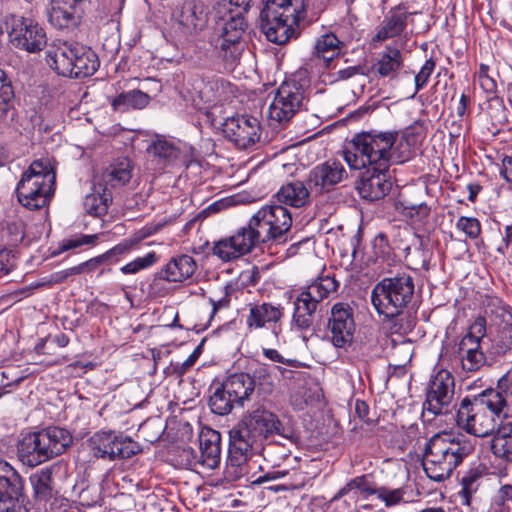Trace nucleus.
<instances>
[{
    "mask_svg": "<svg viewBox=\"0 0 512 512\" xmlns=\"http://www.w3.org/2000/svg\"><path fill=\"white\" fill-rule=\"evenodd\" d=\"M111 202V191L99 185L95 186L94 191L85 197L84 208L90 215L100 217L107 213Z\"/></svg>",
    "mask_w": 512,
    "mask_h": 512,
    "instance_id": "39",
    "label": "nucleus"
},
{
    "mask_svg": "<svg viewBox=\"0 0 512 512\" xmlns=\"http://www.w3.org/2000/svg\"><path fill=\"white\" fill-rule=\"evenodd\" d=\"M253 380L249 373H235L230 375L225 381V391L229 394L237 405L243 406L245 401H249L254 393Z\"/></svg>",
    "mask_w": 512,
    "mask_h": 512,
    "instance_id": "30",
    "label": "nucleus"
},
{
    "mask_svg": "<svg viewBox=\"0 0 512 512\" xmlns=\"http://www.w3.org/2000/svg\"><path fill=\"white\" fill-rule=\"evenodd\" d=\"M244 47V43L216 40L215 53L219 67L226 71L234 70L240 63Z\"/></svg>",
    "mask_w": 512,
    "mask_h": 512,
    "instance_id": "34",
    "label": "nucleus"
},
{
    "mask_svg": "<svg viewBox=\"0 0 512 512\" xmlns=\"http://www.w3.org/2000/svg\"><path fill=\"white\" fill-rule=\"evenodd\" d=\"M142 89L146 90L145 93L149 95V93H153L157 95L162 90V85L159 80L155 78H146L141 83Z\"/></svg>",
    "mask_w": 512,
    "mask_h": 512,
    "instance_id": "64",
    "label": "nucleus"
},
{
    "mask_svg": "<svg viewBox=\"0 0 512 512\" xmlns=\"http://www.w3.org/2000/svg\"><path fill=\"white\" fill-rule=\"evenodd\" d=\"M485 313L495 327L491 350L495 355H505L512 349V313L509 307L497 298L488 303Z\"/></svg>",
    "mask_w": 512,
    "mask_h": 512,
    "instance_id": "13",
    "label": "nucleus"
},
{
    "mask_svg": "<svg viewBox=\"0 0 512 512\" xmlns=\"http://www.w3.org/2000/svg\"><path fill=\"white\" fill-rule=\"evenodd\" d=\"M14 91L6 73L0 69V119H4L12 107Z\"/></svg>",
    "mask_w": 512,
    "mask_h": 512,
    "instance_id": "48",
    "label": "nucleus"
},
{
    "mask_svg": "<svg viewBox=\"0 0 512 512\" xmlns=\"http://www.w3.org/2000/svg\"><path fill=\"white\" fill-rule=\"evenodd\" d=\"M84 7L77 0H51L48 11L49 22L57 29L72 30L83 17Z\"/></svg>",
    "mask_w": 512,
    "mask_h": 512,
    "instance_id": "22",
    "label": "nucleus"
},
{
    "mask_svg": "<svg viewBox=\"0 0 512 512\" xmlns=\"http://www.w3.org/2000/svg\"><path fill=\"white\" fill-rule=\"evenodd\" d=\"M220 33L217 40L224 42L243 43V36L245 34L247 23L240 11H230L223 16L218 23Z\"/></svg>",
    "mask_w": 512,
    "mask_h": 512,
    "instance_id": "29",
    "label": "nucleus"
},
{
    "mask_svg": "<svg viewBox=\"0 0 512 512\" xmlns=\"http://www.w3.org/2000/svg\"><path fill=\"white\" fill-rule=\"evenodd\" d=\"M151 101V96L144 93L141 89H133L128 92L120 93L116 96L111 105L114 110L125 111L128 109H143Z\"/></svg>",
    "mask_w": 512,
    "mask_h": 512,
    "instance_id": "40",
    "label": "nucleus"
},
{
    "mask_svg": "<svg viewBox=\"0 0 512 512\" xmlns=\"http://www.w3.org/2000/svg\"><path fill=\"white\" fill-rule=\"evenodd\" d=\"M73 64V71L70 78H85L92 76L99 67V59L96 53L89 47L81 44L78 48V55Z\"/></svg>",
    "mask_w": 512,
    "mask_h": 512,
    "instance_id": "37",
    "label": "nucleus"
},
{
    "mask_svg": "<svg viewBox=\"0 0 512 512\" xmlns=\"http://www.w3.org/2000/svg\"><path fill=\"white\" fill-rule=\"evenodd\" d=\"M178 23L188 33L202 30L207 23V11L202 2L185 1L176 13Z\"/></svg>",
    "mask_w": 512,
    "mask_h": 512,
    "instance_id": "23",
    "label": "nucleus"
},
{
    "mask_svg": "<svg viewBox=\"0 0 512 512\" xmlns=\"http://www.w3.org/2000/svg\"><path fill=\"white\" fill-rule=\"evenodd\" d=\"M230 463L231 467L235 468L233 473L237 480L241 478H252L253 480H277L287 475V471H274L262 474L260 473V465L255 461H251L250 458L242 462L239 461V463L236 461H230Z\"/></svg>",
    "mask_w": 512,
    "mask_h": 512,
    "instance_id": "36",
    "label": "nucleus"
},
{
    "mask_svg": "<svg viewBox=\"0 0 512 512\" xmlns=\"http://www.w3.org/2000/svg\"><path fill=\"white\" fill-rule=\"evenodd\" d=\"M148 153L157 158L163 166H186V159L181 150L173 142L164 138L156 139L148 147Z\"/></svg>",
    "mask_w": 512,
    "mask_h": 512,
    "instance_id": "31",
    "label": "nucleus"
},
{
    "mask_svg": "<svg viewBox=\"0 0 512 512\" xmlns=\"http://www.w3.org/2000/svg\"><path fill=\"white\" fill-rule=\"evenodd\" d=\"M276 197L282 204L300 208L309 203L310 192L304 182L297 180L282 185Z\"/></svg>",
    "mask_w": 512,
    "mask_h": 512,
    "instance_id": "33",
    "label": "nucleus"
},
{
    "mask_svg": "<svg viewBox=\"0 0 512 512\" xmlns=\"http://www.w3.org/2000/svg\"><path fill=\"white\" fill-rule=\"evenodd\" d=\"M472 451L473 446L466 441L449 434H436L426 446L422 470L429 480H447Z\"/></svg>",
    "mask_w": 512,
    "mask_h": 512,
    "instance_id": "5",
    "label": "nucleus"
},
{
    "mask_svg": "<svg viewBox=\"0 0 512 512\" xmlns=\"http://www.w3.org/2000/svg\"><path fill=\"white\" fill-rule=\"evenodd\" d=\"M331 341L335 347L343 348L353 341L355 332L354 310L348 303H336L329 319Z\"/></svg>",
    "mask_w": 512,
    "mask_h": 512,
    "instance_id": "17",
    "label": "nucleus"
},
{
    "mask_svg": "<svg viewBox=\"0 0 512 512\" xmlns=\"http://www.w3.org/2000/svg\"><path fill=\"white\" fill-rule=\"evenodd\" d=\"M508 400L499 391L485 390L473 399L464 398L457 411V424L476 437L498 435L508 418H511Z\"/></svg>",
    "mask_w": 512,
    "mask_h": 512,
    "instance_id": "3",
    "label": "nucleus"
},
{
    "mask_svg": "<svg viewBox=\"0 0 512 512\" xmlns=\"http://www.w3.org/2000/svg\"><path fill=\"white\" fill-rule=\"evenodd\" d=\"M209 302L212 306L211 318H213L218 311H220L222 309H227L229 307L230 297L226 293L223 297H221L219 299L210 298Z\"/></svg>",
    "mask_w": 512,
    "mask_h": 512,
    "instance_id": "62",
    "label": "nucleus"
},
{
    "mask_svg": "<svg viewBox=\"0 0 512 512\" xmlns=\"http://www.w3.org/2000/svg\"><path fill=\"white\" fill-rule=\"evenodd\" d=\"M162 224H149L137 232H135L130 238L123 240L113 248L102 254L105 260H109L113 257H119L129 253L134 247H136L142 240L152 236L162 228Z\"/></svg>",
    "mask_w": 512,
    "mask_h": 512,
    "instance_id": "35",
    "label": "nucleus"
},
{
    "mask_svg": "<svg viewBox=\"0 0 512 512\" xmlns=\"http://www.w3.org/2000/svg\"><path fill=\"white\" fill-rule=\"evenodd\" d=\"M264 444L273 435H283V424L273 412L258 407L245 413L241 419Z\"/></svg>",
    "mask_w": 512,
    "mask_h": 512,
    "instance_id": "20",
    "label": "nucleus"
},
{
    "mask_svg": "<svg viewBox=\"0 0 512 512\" xmlns=\"http://www.w3.org/2000/svg\"><path fill=\"white\" fill-rule=\"evenodd\" d=\"M223 133L239 149H247L260 138V122L248 115L230 117L223 123Z\"/></svg>",
    "mask_w": 512,
    "mask_h": 512,
    "instance_id": "15",
    "label": "nucleus"
},
{
    "mask_svg": "<svg viewBox=\"0 0 512 512\" xmlns=\"http://www.w3.org/2000/svg\"><path fill=\"white\" fill-rule=\"evenodd\" d=\"M489 67L485 64H480L478 71V82L481 88L487 93H493L496 91L495 80L488 75Z\"/></svg>",
    "mask_w": 512,
    "mask_h": 512,
    "instance_id": "55",
    "label": "nucleus"
},
{
    "mask_svg": "<svg viewBox=\"0 0 512 512\" xmlns=\"http://www.w3.org/2000/svg\"><path fill=\"white\" fill-rule=\"evenodd\" d=\"M35 497L39 501H46L52 497L53 488L50 482H32Z\"/></svg>",
    "mask_w": 512,
    "mask_h": 512,
    "instance_id": "57",
    "label": "nucleus"
},
{
    "mask_svg": "<svg viewBox=\"0 0 512 512\" xmlns=\"http://www.w3.org/2000/svg\"><path fill=\"white\" fill-rule=\"evenodd\" d=\"M414 280L403 273L383 278L372 289L371 303L377 313L389 322L394 334H408L415 327V317L407 310L414 295Z\"/></svg>",
    "mask_w": 512,
    "mask_h": 512,
    "instance_id": "2",
    "label": "nucleus"
},
{
    "mask_svg": "<svg viewBox=\"0 0 512 512\" xmlns=\"http://www.w3.org/2000/svg\"><path fill=\"white\" fill-rule=\"evenodd\" d=\"M103 180L111 187H120L132 177V165L128 158L117 159L103 173Z\"/></svg>",
    "mask_w": 512,
    "mask_h": 512,
    "instance_id": "38",
    "label": "nucleus"
},
{
    "mask_svg": "<svg viewBox=\"0 0 512 512\" xmlns=\"http://www.w3.org/2000/svg\"><path fill=\"white\" fill-rule=\"evenodd\" d=\"M392 187L388 176V170L380 167H368L357 182V190L360 196L369 201H376L384 198Z\"/></svg>",
    "mask_w": 512,
    "mask_h": 512,
    "instance_id": "19",
    "label": "nucleus"
},
{
    "mask_svg": "<svg viewBox=\"0 0 512 512\" xmlns=\"http://www.w3.org/2000/svg\"><path fill=\"white\" fill-rule=\"evenodd\" d=\"M486 476H496L498 478L507 477V469L503 466V462L499 461L497 466L488 467L484 463H479L470 470V474L467 477H463L461 480H478Z\"/></svg>",
    "mask_w": 512,
    "mask_h": 512,
    "instance_id": "47",
    "label": "nucleus"
},
{
    "mask_svg": "<svg viewBox=\"0 0 512 512\" xmlns=\"http://www.w3.org/2000/svg\"><path fill=\"white\" fill-rule=\"evenodd\" d=\"M491 449L494 455L501 458L512 456V415L504 421L499 434L492 438Z\"/></svg>",
    "mask_w": 512,
    "mask_h": 512,
    "instance_id": "42",
    "label": "nucleus"
},
{
    "mask_svg": "<svg viewBox=\"0 0 512 512\" xmlns=\"http://www.w3.org/2000/svg\"><path fill=\"white\" fill-rule=\"evenodd\" d=\"M88 446L97 458L108 460L130 458L140 451L137 442L114 431H98L88 439Z\"/></svg>",
    "mask_w": 512,
    "mask_h": 512,
    "instance_id": "12",
    "label": "nucleus"
},
{
    "mask_svg": "<svg viewBox=\"0 0 512 512\" xmlns=\"http://www.w3.org/2000/svg\"><path fill=\"white\" fill-rule=\"evenodd\" d=\"M381 472L386 478L401 479L410 477L406 464L397 459L384 461Z\"/></svg>",
    "mask_w": 512,
    "mask_h": 512,
    "instance_id": "50",
    "label": "nucleus"
},
{
    "mask_svg": "<svg viewBox=\"0 0 512 512\" xmlns=\"http://www.w3.org/2000/svg\"><path fill=\"white\" fill-rule=\"evenodd\" d=\"M408 17L409 13L405 9L401 7L392 8L379 25L373 40L385 41L400 36L406 29Z\"/></svg>",
    "mask_w": 512,
    "mask_h": 512,
    "instance_id": "24",
    "label": "nucleus"
},
{
    "mask_svg": "<svg viewBox=\"0 0 512 512\" xmlns=\"http://www.w3.org/2000/svg\"><path fill=\"white\" fill-rule=\"evenodd\" d=\"M263 448V443L247 426V423L240 420L236 426L229 431V458L237 463L251 458Z\"/></svg>",
    "mask_w": 512,
    "mask_h": 512,
    "instance_id": "16",
    "label": "nucleus"
},
{
    "mask_svg": "<svg viewBox=\"0 0 512 512\" xmlns=\"http://www.w3.org/2000/svg\"><path fill=\"white\" fill-rule=\"evenodd\" d=\"M339 287V282L333 276H321L314 280L308 285L304 291L307 292L310 297L317 300L320 303L328 298L332 293H335Z\"/></svg>",
    "mask_w": 512,
    "mask_h": 512,
    "instance_id": "43",
    "label": "nucleus"
},
{
    "mask_svg": "<svg viewBox=\"0 0 512 512\" xmlns=\"http://www.w3.org/2000/svg\"><path fill=\"white\" fill-rule=\"evenodd\" d=\"M306 16L304 0H266L261 11V29L268 41L286 44L296 37L295 27Z\"/></svg>",
    "mask_w": 512,
    "mask_h": 512,
    "instance_id": "6",
    "label": "nucleus"
},
{
    "mask_svg": "<svg viewBox=\"0 0 512 512\" xmlns=\"http://www.w3.org/2000/svg\"><path fill=\"white\" fill-rule=\"evenodd\" d=\"M306 100L303 86L296 81H285L277 89L267 111L271 123L284 125L304 108Z\"/></svg>",
    "mask_w": 512,
    "mask_h": 512,
    "instance_id": "9",
    "label": "nucleus"
},
{
    "mask_svg": "<svg viewBox=\"0 0 512 512\" xmlns=\"http://www.w3.org/2000/svg\"><path fill=\"white\" fill-rule=\"evenodd\" d=\"M157 261L155 252H149L144 257H138L120 268L123 274H136L152 266Z\"/></svg>",
    "mask_w": 512,
    "mask_h": 512,
    "instance_id": "49",
    "label": "nucleus"
},
{
    "mask_svg": "<svg viewBox=\"0 0 512 512\" xmlns=\"http://www.w3.org/2000/svg\"><path fill=\"white\" fill-rule=\"evenodd\" d=\"M282 316L283 308L280 305L271 303L250 304L246 324L250 329H259L267 324L277 323Z\"/></svg>",
    "mask_w": 512,
    "mask_h": 512,
    "instance_id": "26",
    "label": "nucleus"
},
{
    "mask_svg": "<svg viewBox=\"0 0 512 512\" xmlns=\"http://www.w3.org/2000/svg\"><path fill=\"white\" fill-rule=\"evenodd\" d=\"M56 173L47 158L34 160L23 172L16 186L19 203L28 210H39L51 201L55 192Z\"/></svg>",
    "mask_w": 512,
    "mask_h": 512,
    "instance_id": "7",
    "label": "nucleus"
},
{
    "mask_svg": "<svg viewBox=\"0 0 512 512\" xmlns=\"http://www.w3.org/2000/svg\"><path fill=\"white\" fill-rule=\"evenodd\" d=\"M197 265L192 256L183 254L172 258L159 272L160 278L169 282H182L194 274Z\"/></svg>",
    "mask_w": 512,
    "mask_h": 512,
    "instance_id": "25",
    "label": "nucleus"
},
{
    "mask_svg": "<svg viewBox=\"0 0 512 512\" xmlns=\"http://www.w3.org/2000/svg\"><path fill=\"white\" fill-rule=\"evenodd\" d=\"M397 136V132L358 134L344 149V160L354 170L367 166L388 170L391 164L404 163L409 160L410 152L400 151L403 143L395 146Z\"/></svg>",
    "mask_w": 512,
    "mask_h": 512,
    "instance_id": "4",
    "label": "nucleus"
},
{
    "mask_svg": "<svg viewBox=\"0 0 512 512\" xmlns=\"http://www.w3.org/2000/svg\"><path fill=\"white\" fill-rule=\"evenodd\" d=\"M485 326V319L477 318L458 343L457 355L464 371L475 372L485 364L486 357L481 348V339L486 331Z\"/></svg>",
    "mask_w": 512,
    "mask_h": 512,
    "instance_id": "14",
    "label": "nucleus"
},
{
    "mask_svg": "<svg viewBox=\"0 0 512 512\" xmlns=\"http://www.w3.org/2000/svg\"><path fill=\"white\" fill-rule=\"evenodd\" d=\"M97 240H98L97 234H93V235L80 234V235H76V236H73L68 239H64L61 244V249L63 251H66V250L75 249V248H78V247H81L84 245L93 246L96 244Z\"/></svg>",
    "mask_w": 512,
    "mask_h": 512,
    "instance_id": "52",
    "label": "nucleus"
},
{
    "mask_svg": "<svg viewBox=\"0 0 512 512\" xmlns=\"http://www.w3.org/2000/svg\"><path fill=\"white\" fill-rule=\"evenodd\" d=\"M456 228L470 239H476L481 234V224L475 217L461 216L456 222Z\"/></svg>",
    "mask_w": 512,
    "mask_h": 512,
    "instance_id": "51",
    "label": "nucleus"
},
{
    "mask_svg": "<svg viewBox=\"0 0 512 512\" xmlns=\"http://www.w3.org/2000/svg\"><path fill=\"white\" fill-rule=\"evenodd\" d=\"M2 231L7 236V242L13 246L20 243L24 238V225L22 222H8Z\"/></svg>",
    "mask_w": 512,
    "mask_h": 512,
    "instance_id": "54",
    "label": "nucleus"
},
{
    "mask_svg": "<svg viewBox=\"0 0 512 512\" xmlns=\"http://www.w3.org/2000/svg\"><path fill=\"white\" fill-rule=\"evenodd\" d=\"M253 380V390L259 395H270L274 390V381L272 374L268 367L260 366L253 371L251 375Z\"/></svg>",
    "mask_w": 512,
    "mask_h": 512,
    "instance_id": "45",
    "label": "nucleus"
},
{
    "mask_svg": "<svg viewBox=\"0 0 512 512\" xmlns=\"http://www.w3.org/2000/svg\"><path fill=\"white\" fill-rule=\"evenodd\" d=\"M19 475L7 461L0 459V480H15Z\"/></svg>",
    "mask_w": 512,
    "mask_h": 512,
    "instance_id": "61",
    "label": "nucleus"
},
{
    "mask_svg": "<svg viewBox=\"0 0 512 512\" xmlns=\"http://www.w3.org/2000/svg\"><path fill=\"white\" fill-rule=\"evenodd\" d=\"M79 47H81V44L78 42H53L46 51V61L58 75H71Z\"/></svg>",
    "mask_w": 512,
    "mask_h": 512,
    "instance_id": "21",
    "label": "nucleus"
},
{
    "mask_svg": "<svg viewBox=\"0 0 512 512\" xmlns=\"http://www.w3.org/2000/svg\"><path fill=\"white\" fill-rule=\"evenodd\" d=\"M498 391L502 393L507 400V396L512 395V369L508 370L498 381Z\"/></svg>",
    "mask_w": 512,
    "mask_h": 512,
    "instance_id": "59",
    "label": "nucleus"
},
{
    "mask_svg": "<svg viewBox=\"0 0 512 512\" xmlns=\"http://www.w3.org/2000/svg\"><path fill=\"white\" fill-rule=\"evenodd\" d=\"M6 26L9 41L15 48L36 53L47 43L45 30L33 19L11 15L6 21Z\"/></svg>",
    "mask_w": 512,
    "mask_h": 512,
    "instance_id": "11",
    "label": "nucleus"
},
{
    "mask_svg": "<svg viewBox=\"0 0 512 512\" xmlns=\"http://www.w3.org/2000/svg\"><path fill=\"white\" fill-rule=\"evenodd\" d=\"M72 442L73 437L68 430L50 426L23 435L18 443V455L23 463L36 466L64 453Z\"/></svg>",
    "mask_w": 512,
    "mask_h": 512,
    "instance_id": "8",
    "label": "nucleus"
},
{
    "mask_svg": "<svg viewBox=\"0 0 512 512\" xmlns=\"http://www.w3.org/2000/svg\"><path fill=\"white\" fill-rule=\"evenodd\" d=\"M12 267L10 251L0 250V277L7 275Z\"/></svg>",
    "mask_w": 512,
    "mask_h": 512,
    "instance_id": "63",
    "label": "nucleus"
},
{
    "mask_svg": "<svg viewBox=\"0 0 512 512\" xmlns=\"http://www.w3.org/2000/svg\"><path fill=\"white\" fill-rule=\"evenodd\" d=\"M318 306L317 300L310 297L303 289L294 301L292 317L294 325L301 330L309 329L313 325Z\"/></svg>",
    "mask_w": 512,
    "mask_h": 512,
    "instance_id": "28",
    "label": "nucleus"
},
{
    "mask_svg": "<svg viewBox=\"0 0 512 512\" xmlns=\"http://www.w3.org/2000/svg\"><path fill=\"white\" fill-rule=\"evenodd\" d=\"M199 445L203 464L212 469L217 467L221 455V434L211 428L202 429Z\"/></svg>",
    "mask_w": 512,
    "mask_h": 512,
    "instance_id": "27",
    "label": "nucleus"
},
{
    "mask_svg": "<svg viewBox=\"0 0 512 512\" xmlns=\"http://www.w3.org/2000/svg\"><path fill=\"white\" fill-rule=\"evenodd\" d=\"M352 482H349L348 485L350 486ZM353 484H357V487L369 494H377L378 498L381 499L387 507L394 506L399 504L403 501V489H394L389 490L386 488H380V489H370L366 488L367 482H353Z\"/></svg>",
    "mask_w": 512,
    "mask_h": 512,
    "instance_id": "46",
    "label": "nucleus"
},
{
    "mask_svg": "<svg viewBox=\"0 0 512 512\" xmlns=\"http://www.w3.org/2000/svg\"><path fill=\"white\" fill-rule=\"evenodd\" d=\"M341 47L342 42L334 33H325L315 40L313 55L330 61L341 53Z\"/></svg>",
    "mask_w": 512,
    "mask_h": 512,
    "instance_id": "41",
    "label": "nucleus"
},
{
    "mask_svg": "<svg viewBox=\"0 0 512 512\" xmlns=\"http://www.w3.org/2000/svg\"><path fill=\"white\" fill-rule=\"evenodd\" d=\"M435 66L436 63L433 59L430 58L426 60L420 71L415 75V89L412 97L427 84L431 74L435 69Z\"/></svg>",
    "mask_w": 512,
    "mask_h": 512,
    "instance_id": "53",
    "label": "nucleus"
},
{
    "mask_svg": "<svg viewBox=\"0 0 512 512\" xmlns=\"http://www.w3.org/2000/svg\"><path fill=\"white\" fill-rule=\"evenodd\" d=\"M462 487L458 492V495L461 499L463 505L469 506L471 504V496L477 490V488H473L474 482H461Z\"/></svg>",
    "mask_w": 512,
    "mask_h": 512,
    "instance_id": "60",
    "label": "nucleus"
},
{
    "mask_svg": "<svg viewBox=\"0 0 512 512\" xmlns=\"http://www.w3.org/2000/svg\"><path fill=\"white\" fill-rule=\"evenodd\" d=\"M18 498L0 492V512H16Z\"/></svg>",
    "mask_w": 512,
    "mask_h": 512,
    "instance_id": "58",
    "label": "nucleus"
},
{
    "mask_svg": "<svg viewBox=\"0 0 512 512\" xmlns=\"http://www.w3.org/2000/svg\"><path fill=\"white\" fill-rule=\"evenodd\" d=\"M292 225L289 210L282 205H266L260 208L247 225L239 228L232 236L216 242L213 254L228 262L250 253L261 243L283 239Z\"/></svg>",
    "mask_w": 512,
    "mask_h": 512,
    "instance_id": "1",
    "label": "nucleus"
},
{
    "mask_svg": "<svg viewBox=\"0 0 512 512\" xmlns=\"http://www.w3.org/2000/svg\"><path fill=\"white\" fill-rule=\"evenodd\" d=\"M455 381L446 369H440L430 378L426 388V399L423 403V415L433 416L447 414L454 405Z\"/></svg>",
    "mask_w": 512,
    "mask_h": 512,
    "instance_id": "10",
    "label": "nucleus"
},
{
    "mask_svg": "<svg viewBox=\"0 0 512 512\" xmlns=\"http://www.w3.org/2000/svg\"><path fill=\"white\" fill-rule=\"evenodd\" d=\"M404 64L403 54L399 48L395 46H386L379 60L374 64L373 68L380 77H388L394 79Z\"/></svg>",
    "mask_w": 512,
    "mask_h": 512,
    "instance_id": "32",
    "label": "nucleus"
},
{
    "mask_svg": "<svg viewBox=\"0 0 512 512\" xmlns=\"http://www.w3.org/2000/svg\"><path fill=\"white\" fill-rule=\"evenodd\" d=\"M263 355L269 360L283 363L291 367H300L302 364L296 359H285L276 349H263Z\"/></svg>",
    "mask_w": 512,
    "mask_h": 512,
    "instance_id": "56",
    "label": "nucleus"
},
{
    "mask_svg": "<svg viewBox=\"0 0 512 512\" xmlns=\"http://www.w3.org/2000/svg\"><path fill=\"white\" fill-rule=\"evenodd\" d=\"M347 178L344 166L335 160H328L310 170L307 183L312 191L322 194Z\"/></svg>",
    "mask_w": 512,
    "mask_h": 512,
    "instance_id": "18",
    "label": "nucleus"
},
{
    "mask_svg": "<svg viewBox=\"0 0 512 512\" xmlns=\"http://www.w3.org/2000/svg\"><path fill=\"white\" fill-rule=\"evenodd\" d=\"M236 404V401L225 391V385L217 387L209 399L211 411L218 415H227Z\"/></svg>",
    "mask_w": 512,
    "mask_h": 512,
    "instance_id": "44",
    "label": "nucleus"
}]
</instances>
